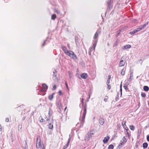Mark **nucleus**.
Masks as SVG:
<instances>
[{"instance_id":"obj_1","label":"nucleus","mask_w":149,"mask_h":149,"mask_svg":"<svg viewBox=\"0 0 149 149\" xmlns=\"http://www.w3.org/2000/svg\"><path fill=\"white\" fill-rule=\"evenodd\" d=\"M65 54L74 60H76L77 59L76 55L74 54L73 52L71 51L68 50Z\"/></svg>"},{"instance_id":"obj_2","label":"nucleus","mask_w":149,"mask_h":149,"mask_svg":"<svg viewBox=\"0 0 149 149\" xmlns=\"http://www.w3.org/2000/svg\"><path fill=\"white\" fill-rule=\"evenodd\" d=\"M36 146L37 148L39 149L40 147H41V144L40 142V136H38L36 139Z\"/></svg>"},{"instance_id":"obj_3","label":"nucleus","mask_w":149,"mask_h":149,"mask_svg":"<svg viewBox=\"0 0 149 149\" xmlns=\"http://www.w3.org/2000/svg\"><path fill=\"white\" fill-rule=\"evenodd\" d=\"M127 141V139L125 136L123 138L122 140H121L120 143L118 146V147H121L122 146L125 144Z\"/></svg>"},{"instance_id":"obj_4","label":"nucleus","mask_w":149,"mask_h":149,"mask_svg":"<svg viewBox=\"0 0 149 149\" xmlns=\"http://www.w3.org/2000/svg\"><path fill=\"white\" fill-rule=\"evenodd\" d=\"M97 42V41H96L95 42L93 43V46L90 48L89 51V53L90 55H91V52L94 51L95 47L96 45Z\"/></svg>"},{"instance_id":"obj_5","label":"nucleus","mask_w":149,"mask_h":149,"mask_svg":"<svg viewBox=\"0 0 149 149\" xmlns=\"http://www.w3.org/2000/svg\"><path fill=\"white\" fill-rule=\"evenodd\" d=\"M84 112L83 113L82 118V121L83 122L84 121V120L85 118V116L86 113V106L84 109Z\"/></svg>"},{"instance_id":"obj_6","label":"nucleus","mask_w":149,"mask_h":149,"mask_svg":"<svg viewBox=\"0 0 149 149\" xmlns=\"http://www.w3.org/2000/svg\"><path fill=\"white\" fill-rule=\"evenodd\" d=\"M42 88L41 89V91L42 92L46 91L48 88L47 85L45 84H42Z\"/></svg>"},{"instance_id":"obj_7","label":"nucleus","mask_w":149,"mask_h":149,"mask_svg":"<svg viewBox=\"0 0 149 149\" xmlns=\"http://www.w3.org/2000/svg\"><path fill=\"white\" fill-rule=\"evenodd\" d=\"M131 45H126L124 46L122 48V49L123 50L129 49L131 47Z\"/></svg>"},{"instance_id":"obj_8","label":"nucleus","mask_w":149,"mask_h":149,"mask_svg":"<svg viewBox=\"0 0 149 149\" xmlns=\"http://www.w3.org/2000/svg\"><path fill=\"white\" fill-rule=\"evenodd\" d=\"M81 77L83 79H86L87 77L88 74L86 73H84L81 74L80 75Z\"/></svg>"},{"instance_id":"obj_9","label":"nucleus","mask_w":149,"mask_h":149,"mask_svg":"<svg viewBox=\"0 0 149 149\" xmlns=\"http://www.w3.org/2000/svg\"><path fill=\"white\" fill-rule=\"evenodd\" d=\"M109 139V137L108 136L105 137L103 140V142L104 143H107Z\"/></svg>"},{"instance_id":"obj_10","label":"nucleus","mask_w":149,"mask_h":149,"mask_svg":"<svg viewBox=\"0 0 149 149\" xmlns=\"http://www.w3.org/2000/svg\"><path fill=\"white\" fill-rule=\"evenodd\" d=\"M133 72H131L130 74V77L128 79V81H132L133 79Z\"/></svg>"},{"instance_id":"obj_11","label":"nucleus","mask_w":149,"mask_h":149,"mask_svg":"<svg viewBox=\"0 0 149 149\" xmlns=\"http://www.w3.org/2000/svg\"><path fill=\"white\" fill-rule=\"evenodd\" d=\"M99 122L101 125H103L104 122V119L102 118H100L99 119Z\"/></svg>"},{"instance_id":"obj_12","label":"nucleus","mask_w":149,"mask_h":149,"mask_svg":"<svg viewBox=\"0 0 149 149\" xmlns=\"http://www.w3.org/2000/svg\"><path fill=\"white\" fill-rule=\"evenodd\" d=\"M125 64V62L123 61V60H121L119 63V66L120 67L123 66Z\"/></svg>"},{"instance_id":"obj_13","label":"nucleus","mask_w":149,"mask_h":149,"mask_svg":"<svg viewBox=\"0 0 149 149\" xmlns=\"http://www.w3.org/2000/svg\"><path fill=\"white\" fill-rule=\"evenodd\" d=\"M91 137V136L88 133L87 135L86 136L85 138V140L87 141H89L90 138Z\"/></svg>"},{"instance_id":"obj_14","label":"nucleus","mask_w":149,"mask_h":149,"mask_svg":"<svg viewBox=\"0 0 149 149\" xmlns=\"http://www.w3.org/2000/svg\"><path fill=\"white\" fill-rule=\"evenodd\" d=\"M62 49L64 52L65 54L66 53V52H68V50L67 48L64 46H62Z\"/></svg>"},{"instance_id":"obj_15","label":"nucleus","mask_w":149,"mask_h":149,"mask_svg":"<svg viewBox=\"0 0 149 149\" xmlns=\"http://www.w3.org/2000/svg\"><path fill=\"white\" fill-rule=\"evenodd\" d=\"M107 3L108 4V7L109 8H111L112 6L111 5V0H109L107 1Z\"/></svg>"},{"instance_id":"obj_16","label":"nucleus","mask_w":149,"mask_h":149,"mask_svg":"<svg viewBox=\"0 0 149 149\" xmlns=\"http://www.w3.org/2000/svg\"><path fill=\"white\" fill-rule=\"evenodd\" d=\"M54 94V93H53L51 95H49L48 96V98L49 100H52L53 98V96Z\"/></svg>"},{"instance_id":"obj_17","label":"nucleus","mask_w":149,"mask_h":149,"mask_svg":"<svg viewBox=\"0 0 149 149\" xmlns=\"http://www.w3.org/2000/svg\"><path fill=\"white\" fill-rule=\"evenodd\" d=\"M56 72V71L55 70H54L53 71V77L55 79H57V78L56 77V74H55V73Z\"/></svg>"},{"instance_id":"obj_18","label":"nucleus","mask_w":149,"mask_h":149,"mask_svg":"<svg viewBox=\"0 0 149 149\" xmlns=\"http://www.w3.org/2000/svg\"><path fill=\"white\" fill-rule=\"evenodd\" d=\"M125 70L126 69L124 68L122 69L120 73L122 75H124L125 74Z\"/></svg>"},{"instance_id":"obj_19","label":"nucleus","mask_w":149,"mask_h":149,"mask_svg":"<svg viewBox=\"0 0 149 149\" xmlns=\"http://www.w3.org/2000/svg\"><path fill=\"white\" fill-rule=\"evenodd\" d=\"M143 89L145 91H148L149 90V88L147 86H144L143 87Z\"/></svg>"},{"instance_id":"obj_20","label":"nucleus","mask_w":149,"mask_h":149,"mask_svg":"<svg viewBox=\"0 0 149 149\" xmlns=\"http://www.w3.org/2000/svg\"><path fill=\"white\" fill-rule=\"evenodd\" d=\"M99 32H96L94 36V39H95L97 38L98 36V35H99Z\"/></svg>"},{"instance_id":"obj_21","label":"nucleus","mask_w":149,"mask_h":149,"mask_svg":"<svg viewBox=\"0 0 149 149\" xmlns=\"http://www.w3.org/2000/svg\"><path fill=\"white\" fill-rule=\"evenodd\" d=\"M111 77L110 75H109L108 76V79L107 81V84H109L110 83V79Z\"/></svg>"},{"instance_id":"obj_22","label":"nucleus","mask_w":149,"mask_h":149,"mask_svg":"<svg viewBox=\"0 0 149 149\" xmlns=\"http://www.w3.org/2000/svg\"><path fill=\"white\" fill-rule=\"evenodd\" d=\"M137 32L136 30L135 29L134 30L130 32V34L131 35L134 34V33H135Z\"/></svg>"},{"instance_id":"obj_23","label":"nucleus","mask_w":149,"mask_h":149,"mask_svg":"<svg viewBox=\"0 0 149 149\" xmlns=\"http://www.w3.org/2000/svg\"><path fill=\"white\" fill-rule=\"evenodd\" d=\"M148 146V144L146 143H144L143 144V147L144 148H146Z\"/></svg>"},{"instance_id":"obj_24","label":"nucleus","mask_w":149,"mask_h":149,"mask_svg":"<svg viewBox=\"0 0 149 149\" xmlns=\"http://www.w3.org/2000/svg\"><path fill=\"white\" fill-rule=\"evenodd\" d=\"M94 131V130H92L91 131H90L89 132H88V133L90 134L91 136H92L94 134V132H93Z\"/></svg>"},{"instance_id":"obj_25","label":"nucleus","mask_w":149,"mask_h":149,"mask_svg":"<svg viewBox=\"0 0 149 149\" xmlns=\"http://www.w3.org/2000/svg\"><path fill=\"white\" fill-rule=\"evenodd\" d=\"M56 17V15L55 14H53L52 15L51 19L54 20Z\"/></svg>"},{"instance_id":"obj_26","label":"nucleus","mask_w":149,"mask_h":149,"mask_svg":"<svg viewBox=\"0 0 149 149\" xmlns=\"http://www.w3.org/2000/svg\"><path fill=\"white\" fill-rule=\"evenodd\" d=\"M130 128L131 130H134L135 129V127L134 125H131L130 126Z\"/></svg>"},{"instance_id":"obj_27","label":"nucleus","mask_w":149,"mask_h":149,"mask_svg":"<svg viewBox=\"0 0 149 149\" xmlns=\"http://www.w3.org/2000/svg\"><path fill=\"white\" fill-rule=\"evenodd\" d=\"M135 29L136 30L137 32H138L142 30V29L141 27H138V28L136 29Z\"/></svg>"},{"instance_id":"obj_28","label":"nucleus","mask_w":149,"mask_h":149,"mask_svg":"<svg viewBox=\"0 0 149 149\" xmlns=\"http://www.w3.org/2000/svg\"><path fill=\"white\" fill-rule=\"evenodd\" d=\"M53 127V125L51 123H49V129H52Z\"/></svg>"},{"instance_id":"obj_29","label":"nucleus","mask_w":149,"mask_h":149,"mask_svg":"<svg viewBox=\"0 0 149 149\" xmlns=\"http://www.w3.org/2000/svg\"><path fill=\"white\" fill-rule=\"evenodd\" d=\"M113 145L111 144L109 146L108 149H113Z\"/></svg>"},{"instance_id":"obj_30","label":"nucleus","mask_w":149,"mask_h":149,"mask_svg":"<svg viewBox=\"0 0 149 149\" xmlns=\"http://www.w3.org/2000/svg\"><path fill=\"white\" fill-rule=\"evenodd\" d=\"M58 107L60 109H61V102L60 101H58Z\"/></svg>"},{"instance_id":"obj_31","label":"nucleus","mask_w":149,"mask_h":149,"mask_svg":"<svg viewBox=\"0 0 149 149\" xmlns=\"http://www.w3.org/2000/svg\"><path fill=\"white\" fill-rule=\"evenodd\" d=\"M52 113V111L51 109L49 108V112H48V116H51Z\"/></svg>"},{"instance_id":"obj_32","label":"nucleus","mask_w":149,"mask_h":149,"mask_svg":"<svg viewBox=\"0 0 149 149\" xmlns=\"http://www.w3.org/2000/svg\"><path fill=\"white\" fill-rule=\"evenodd\" d=\"M141 96L142 97H144L146 96V94L144 93H141Z\"/></svg>"},{"instance_id":"obj_33","label":"nucleus","mask_w":149,"mask_h":149,"mask_svg":"<svg viewBox=\"0 0 149 149\" xmlns=\"http://www.w3.org/2000/svg\"><path fill=\"white\" fill-rule=\"evenodd\" d=\"M128 130H129L128 128H127V131H126V132L128 136H129L130 134H129V132H128Z\"/></svg>"},{"instance_id":"obj_34","label":"nucleus","mask_w":149,"mask_h":149,"mask_svg":"<svg viewBox=\"0 0 149 149\" xmlns=\"http://www.w3.org/2000/svg\"><path fill=\"white\" fill-rule=\"evenodd\" d=\"M125 123L126 121H125L124 123L123 122L122 123V125L123 126L124 128H125Z\"/></svg>"},{"instance_id":"obj_35","label":"nucleus","mask_w":149,"mask_h":149,"mask_svg":"<svg viewBox=\"0 0 149 149\" xmlns=\"http://www.w3.org/2000/svg\"><path fill=\"white\" fill-rule=\"evenodd\" d=\"M56 85H54L53 87L52 88V90H55L56 89Z\"/></svg>"},{"instance_id":"obj_36","label":"nucleus","mask_w":149,"mask_h":149,"mask_svg":"<svg viewBox=\"0 0 149 149\" xmlns=\"http://www.w3.org/2000/svg\"><path fill=\"white\" fill-rule=\"evenodd\" d=\"M107 85L108 86V90H110V89L111 88V86L109 84H107Z\"/></svg>"},{"instance_id":"obj_37","label":"nucleus","mask_w":149,"mask_h":149,"mask_svg":"<svg viewBox=\"0 0 149 149\" xmlns=\"http://www.w3.org/2000/svg\"><path fill=\"white\" fill-rule=\"evenodd\" d=\"M141 133V131L140 130H138V135H140Z\"/></svg>"},{"instance_id":"obj_38","label":"nucleus","mask_w":149,"mask_h":149,"mask_svg":"<svg viewBox=\"0 0 149 149\" xmlns=\"http://www.w3.org/2000/svg\"><path fill=\"white\" fill-rule=\"evenodd\" d=\"M106 97H107V98H105L104 99V101L105 102H106L108 100V97L106 96Z\"/></svg>"},{"instance_id":"obj_39","label":"nucleus","mask_w":149,"mask_h":149,"mask_svg":"<svg viewBox=\"0 0 149 149\" xmlns=\"http://www.w3.org/2000/svg\"><path fill=\"white\" fill-rule=\"evenodd\" d=\"M65 86H66V87L67 88V89L69 91V88H68V84H67V83H66V82H65Z\"/></svg>"},{"instance_id":"obj_40","label":"nucleus","mask_w":149,"mask_h":149,"mask_svg":"<svg viewBox=\"0 0 149 149\" xmlns=\"http://www.w3.org/2000/svg\"><path fill=\"white\" fill-rule=\"evenodd\" d=\"M120 33V31H118L117 34V35H116V37H118Z\"/></svg>"},{"instance_id":"obj_41","label":"nucleus","mask_w":149,"mask_h":149,"mask_svg":"<svg viewBox=\"0 0 149 149\" xmlns=\"http://www.w3.org/2000/svg\"><path fill=\"white\" fill-rule=\"evenodd\" d=\"M5 121L6 122H8L9 121V118H6Z\"/></svg>"},{"instance_id":"obj_42","label":"nucleus","mask_w":149,"mask_h":149,"mask_svg":"<svg viewBox=\"0 0 149 149\" xmlns=\"http://www.w3.org/2000/svg\"><path fill=\"white\" fill-rule=\"evenodd\" d=\"M68 146L66 145L64 146L63 149H65L68 147Z\"/></svg>"},{"instance_id":"obj_43","label":"nucleus","mask_w":149,"mask_h":149,"mask_svg":"<svg viewBox=\"0 0 149 149\" xmlns=\"http://www.w3.org/2000/svg\"><path fill=\"white\" fill-rule=\"evenodd\" d=\"M147 139L148 141H149V135L147 136Z\"/></svg>"},{"instance_id":"obj_44","label":"nucleus","mask_w":149,"mask_h":149,"mask_svg":"<svg viewBox=\"0 0 149 149\" xmlns=\"http://www.w3.org/2000/svg\"><path fill=\"white\" fill-rule=\"evenodd\" d=\"M133 22L135 23H137V20L136 19H134Z\"/></svg>"},{"instance_id":"obj_45","label":"nucleus","mask_w":149,"mask_h":149,"mask_svg":"<svg viewBox=\"0 0 149 149\" xmlns=\"http://www.w3.org/2000/svg\"><path fill=\"white\" fill-rule=\"evenodd\" d=\"M149 23V22L148 21H147L145 23V24H144V25H145V26H146L147 25L148 23Z\"/></svg>"},{"instance_id":"obj_46","label":"nucleus","mask_w":149,"mask_h":149,"mask_svg":"<svg viewBox=\"0 0 149 149\" xmlns=\"http://www.w3.org/2000/svg\"><path fill=\"white\" fill-rule=\"evenodd\" d=\"M146 26H145L144 24V25H143V26L142 27H141V28H142V29H143Z\"/></svg>"},{"instance_id":"obj_47","label":"nucleus","mask_w":149,"mask_h":149,"mask_svg":"<svg viewBox=\"0 0 149 149\" xmlns=\"http://www.w3.org/2000/svg\"><path fill=\"white\" fill-rule=\"evenodd\" d=\"M44 121H45L43 119H41V120H40V122H44Z\"/></svg>"},{"instance_id":"obj_48","label":"nucleus","mask_w":149,"mask_h":149,"mask_svg":"<svg viewBox=\"0 0 149 149\" xmlns=\"http://www.w3.org/2000/svg\"><path fill=\"white\" fill-rule=\"evenodd\" d=\"M121 86H122V85H121V84L120 86V92H121V94H122V88H121Z\"/></svg>"},{"instance_id":"obj_49","label":"nucleus","mask_w":149,"mask_h":149,"mask_svg":"<svg viewBox=\"0 0 149 149\" xmlns=\"http://www.w3.org/2000/svg\"><path fill=\"white\" fill-rule=\"evenodd\" d=\"M22 125H19L18 126V129H20L22 128Z\"/></svg>"},{"instance_id":"obj_50","label":"nucleus","mask_w":149,"mask_h":149,"mask_svg":"<svg viewBox=\"0 0 149 149\" xmlns=\"http://www.w3.org/2000/svg\"><path fill=\"white\" fill-rule=\"evenodd\" d=\"M68 74H69V75L70 77H71V76L70 75V71H68Z\"/></svg>"},{"instance_id":"obj_51","label":"nucleus","mask_w":149,"mask_h":149,"mask_svg":"<svg viewBox=\"0 0 149 149\" xmlns=\"http://www.w3.org/2000/svg\"><path fill=\"white\" fill-rule=\"evenodd\" d=\"M69 143L70 142H69V141H68L66 145L68 146L69 145Z\"/></svg>"},{"instance_id":"obj_52","label":"nucleus","mask_w":149,"mask_h":149,"mask_svg":"<svg viewBox=\"0 0 149 149\" xmlns=\"http://www.w3.org/2000/svg\"><path fill=\"white\" fill-rule=\"evenodd\" d=\"M45 40L44 41L43 43L42 44V47L44 46L45 45Z\"/></svg>"},{"instance_id":"obj_53","label":"nucleus","mask_w":149,"mask_h":149,"mask_svg":"<svg viewBox=\"0 0 149 149\" xmlns=\"http://www.w3.org/2000/svg\"><path fill=\"white\" fill-rule=\"evenodd\" d=\"M71 140V137H70L68 139V141H69V142H70V141Z\"/></svg>"},{"instance_id":"obj_54","label":"nucleus","mask_w":149,"mask_h":149,"mask_svg":"<svg viewBox=\"0 0 149 149\" xmlns=\"http://www.w3.org/2000/svg\"><path fill=\"white\" fill-rule=\"evenodd\" d=\"M59 94L61 95L62 93V92L61 91H59Z\"/></svg>"},{"instance_id":"obj_55","label":"nucleus","mask_w":149,"mask_h":149,"mask_svg":"<svg viewBox=\"0 0 149 149\" xmlns=\"http://www.w3.org/2000/svg\"><path fill=\"white\" fill-rule=\"evenodd\" d=\"M83 100H84V99L83 98H82V99L81 100V103L82 104L83 103Z\"/></svg>"},{"instance_id":"obj_56","label":"nucleus","mask_w":149,"mask_h":149,"mask_svg":"<svg viewBox=\"0 0 149 149\" xmlns=\"http://www.w3.org/2000/svg\"><path fill=\"white\" fill-rule=\"evenodd\" d=\"M1 130H2L1 126L0 125V131H1Z\"/></svg>"},{"instance_id":"obj_57","label":"nucleus","mask_w":149,"mask_h":149,"mask_svg":"<svg viewBox=\"0 0 149 149\" xmlns=\"http://www.w3.org/2000/svg\"><path fill=\"white\" fill-rule=\"evenodd\" d=\"M124 128L126 130V131H127V128H128V127H125V128Z\"/></svg>"},{"instance_id":"obj_58","label":"nucleus","mask_w":149,"mask_h":149,"mask_svg":"<svg viewBox=\"0 0 149 149\" xmlns=\"http://www.w3.org/2000/svg\"><path fill=\"white\" fill-rule=\"evenodd\" d=\"M42 149H45V147L43 146L42 147Z\"/></svg>"},{"instance_id":"obj_59","label":"nucleus","mask_w":149,"mask_h":149,"mask_svg":"<svg viewBox=\"0 0 149 149\" xmlns=\"http://www.w3.org/2000/svg\"><path fill=\"white\" fill-rule=\"evenodd\" d=\"M49 120V119H48V118H47V119H46V120H47V121H48V120Z\"/></svg>"},{"instance_id":"obj_60","label":"nucleus","mask_w":149,"mask_h":149,"mask_svg":"<svg viewBox=\"0 0 149 149\" xmlns=\"http://www.w3.org/2000/svg\"><path fill=\"white\" fill-rule=\"evenodd\" d=\"M66 108H67V107H65V110Z\"/></svg>"},{"instance_id":"obj_61","label":"nucleus","mask_w":149,"mask_h":149,"mask_svg":"<svg viewBox=\"0 0 149 149\" xmlns=\"http://www.w3.org/2000/svg\"><path fill=\"white\" fill-rule=\"evenodd\" d=\"M78 138L80 139V137L79 136H78Z\"/></svg>"},{"instance_id":"obj_62","label":"nucleus","mask_w":149,"mask_h":149,"mask_svg":"<svg viewBox=\"0 0 149 149\" xmlns=\"http://www.w3.org/2000/svg\"><path fill=\"white\" fill-rule=\"evenodd\" d=\"M24 149H27V148H25H25H24Z\"/></svg>"},{"instance_id":"obj_63","label":"nucleus","mask_w":149,"mask_h":149,"mask_svg":"<svg viewBox=\"0 0 149 149\" xmlns=\"http://www.w3.org/2000/svg\"><path fill=\"white\" fill-rule=\"evenodd\" d=\"M95 119V118L94 117L93 118V119Z\"/></svg>"},{"instance_id":"obj_64","label":"nucleus","mask_w":149,"mask_h":149,"mask_svg":"<svg viewBox=\"0 0 149 149\" xmlns=\"http://www.w3.org/2000/svg\"><path fill=\"white\" fill-rule=\"evenodd\" d=\"M141 61V59H140V61Z\"/></svg>"}]
</instances>
